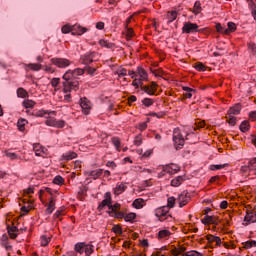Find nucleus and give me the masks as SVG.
Wrapping results in <instances>:
<instances>
[{"mask_svg":"<svg viewBox=\"0 0 256 256\" xmlns=\"http://www.w3.org/2000/svg\"><path fill=\"white\" fill-rule=\"evenodd\" d=\"M60 82H61V78H52L51 85L52 87H57V85H59Z\"/></svg>","mask_w":256,"mask_h":256,"instance_id":"e2e57ef3","label":"nucleus"},{"mask_svg":"<svg viewBox=\"0 0 256 256\" xmlns=\"http://www.w3.org/2000/svg\"><path fill=\"white\" fill-rule=\"evenodd\" d=\"M1 246L4 247L6 251H11V249H13V246L9 245V236H7V234L2 235Z\"/></svg>","mask_w":256,"mask_h":256,"instance_id":"dca6fc26","label":"nucleus"},{"mask_svg":"<svg viewBox=\"0 0 256 256\" xmlns=\"http://www.w3.org/2000/svg\"><path fill=\"white\" fill-rule=\"evenodd\" d=\"M111 203H112L111 192H106L104 195V199L98 206V211H103L105 207H108V209H110Z\"/></svg>","mask_w":256,"mask_h":256,"instance_id":"0eeeda50","label":"nucleus"},{"mask_svg":"<svg viewBox=\"0 0 256 256\" xmlns=\"http://www.w3.org/2000/svg\"><path fill=\"white\" fill-rule=\"evenodd\" d=\"M121 209V204L119 203H115V204H110V208L108 211V215H113L114 213H116L117 211H119Z\"/></svg>","mask_w":256,"mask_h":256,"instance_id":"4be33fe9","label":"nucleus"},{"mask_svg":"<svg viewBox=\"0 0 256 256\" xmlns=\"http://www.w3.org/2000/svg\"><path fill=\"white\" fill-rule=\"evenodd\" d=\"M216 31H217V33H221L222 35H225L226 28L221 26V23H217Z\"/></svg>","mask_w":256,"mask_h":256,"instance_id":"6e6d98bb","label":"nucleus"},{"mask_svg":"<svg viewBox=\"0 0 256 256\" xmlns=\"http://www.w3.org/2000/svg\"><path fill=\"white\" fill-rule=\"evenodd\" d=\"M62 33H64V34L73 33V26L64 25V26L62 27Z\"/></svg>","mask_w":256,"mask_h":256,"instance_id":"603ef678","label":"nucleus"},{"mask_svg":"<svg viewBox=\"0 0 256 256\" xmlns=\"http://www.w3.org/2000/svg\"><path fill=\"white\" fill-rule=\"evenodd\" d=\"M85 73V69L82 68H76L74 70H68L66 73L62 76V79H74L77 80L80 75H83Z\"/></svg>","mask_w":256,"mask_h":256,"instance_id":"20e7f679","label":"nucleus"},{"mask_svg":"<svg viewBox=\"0 0 256 256\" xmlns=\"http://www.w3.org/2000/svg\"><path fill=\"white\" fill-rule=\"evenodd\" d=\"M118 75H119V77H125V76L127 75V69L121 68V69L118 71Z\"/></svg>","mask_w":256,"mask_h":256,"instance_id":"338daca9","label":"nucleus"},{"mask_svg":"<svg viewBox=\"0 0 256 256\" xmlns=\"http://www.w3.org/2000/svg\"><path fill=\"white\" fill-rule=\"evenodd\" d=\"M112 231L116 233V235H123V229H121L119 225H114Z\"/></svg>","mask_w":256,"mask_h":256,"instance_id":"5fc2aeb1","label":"nucleus"},{"mask_svg":"<svg viewBox=\"0 0 256 256\" xmlns=\"http://www.w3.org/2000/svg\"><path fill=\"white\" fill-rule=\"evenodd\" d=\"M166 17L168 19V23H173V21H175V19H177V11L172 10V11L168 12Z\"/></svg>","mask_w":256,"mask_h":256,"instance_id":"393cba45","label":"nucleus"},{"mask_svg":"<svg viewBox=\"0 0 256 256\" xmlns=\"http://www.w3.org/2000/svg\"><path fill=\"white\" fill-rule=\"evenodd\" d=\"M32 115H34V117H45V115H57V112L48 110H38L32 112Z\"/></svg>","mask_w":256,"mask_h":256,"instance_id":"f3484780","label":"nucleus"},{"mask_svg":"<svg viewBox=\"0 0 256 256\" xmlns=\"http://www.w3.org/2000/svg\"><path fill=\"white\" fill-rule=\"evenodd\" d=\"M136 217H137V214L131 212V213L127 214L126 216H124V220L126 222L131 223L133 220H135Z\"/></svg>","mask_w":256,"mask_h":256,"instance_id":"ea45409f","label":"nucleus"},{"mask_svg":"<svg viewBox=\"0 0 256 256\" xmlns=\"http://www.w3.org/2000/svg\"><path fill=\"white\" fill-rule=\"evenodd\" d=\"M253 219H255V213H250L245 216L244 221H247L248 223H256V220Z\"/></svg>","mask_w":256,"mask_h":256,"instance_id":"79ce46f5","label":"nucleus"},{"mask_svg":"<svg viewBox=\"0 0 256 256\" xmlns=\"http://www.w3.org/2000/svg\"><path fill=\"white\" fill-rule=\"evenodd\" d=\"M51 241V238H47V236L41 237V245L42 247H47L49 245V242Z\"/></svg>","mask_w":256,"mask_h":256,"instance_id":"864d4df0","label":"nucleus"},{"mask_svg":"<svg viewBox=\"0 0 256 256\" xmlns=\"http://www.w3.org/2000/svg\"><path fill=\"white\" fill-rule=\"evenodd\" d=\"M25 125H27V120L20 118L17 123L19 131H25Z\"/></svg>","mask_w":256,"mask_h":256,"instance_id":"72a5a7b5","label":"nucleus"},{"mask_svg":"<svg viewBox=\"0 0 256 256\" xmlns=\"http://www.w3.org/2000/svg\"><path fill=\"white\" fill-rule=\"evenodd\" d=\"M84 71H87L88 75L94 76L95 75V71H97V69L91 67V66H86L84 68Z\"/></svg>","mask_w":256,"mask_h":256,"instance_id":"4d7b16f0","label":"nucleus"},{"mask_svg":"<svg viewBox=\"0 0 256 256\" xmlns=\"http://www.w3.org/2000/svg\"><path fill=\"white\" fill-rule=\"evenodd\" d=\"M173 142L176 151L183 149V146L185 145V138H183V134H181V130L179 128H175L173 131Z\"/></svg>","mask_w":256,"mask_h":256,"instance_id":"f03ea898","label":"nucleus"},{"mask_svg":"<svg viewBox=\"0 0 256 256\" xmlns=\"http://www.w3.org/2000/svg\"><path fill=\"white\" fill-rule=\"evenodd\" d=\"M250 9H251V15L256 13V4L255 3H250Z\"/></svg>","mask_w":256,"mask_h":256,"instance_id":"774afa93","label":"nucleus"},{"mask_svg":"<svg viewBox=\"0 0 256 256\" xmlns=\"http://www.w3.org/2000/svg\"><path fill=\"white\" fill-rule=\"evenodd\" d=\"M75 252L80 253V255H83L85 253V243L79 242L75 245Z\"/></svg>","mask_w":256,"mask_h":256,"instance_id":"5701e85b","label":"nucleus"},{"mask_svg":"<svg viewBox=\"0 0 256 256\" xmlns=\"http://www.w3.org/2000/svg\"><path fill=\"white\" fill-rule=\"evenodd\" d=\"M99 45H101V47H106L107 49H112L114 44L106 40H100Z\"/></svg>","mask_w":256,"mask_h":256,"instance_id":"37998d69","label":"nucleus"},{"mask_svg":"<svg viewBox=\"0 0 256 256\" xmlns=\"http://www.w3.org/2000/svg\"><path fill=\"white\" fill-rule=\"evenodd\" d=\"M228 164H216V165H211L210 169L211 171H219L220 169H224V167H227Z\"/></svg>","mask_w":256,"mask_h":256,"instance_id":"09e8293b","label":"nucleus"},{"mask_svg":"<svg viewBox=\"0 0 256 256\" xmlns=\"http://www.w3.org/2000/svg\"><path fill=\"white\" fill-rule=\"evenodd\" d=\"M53 211H55V201L54 200H50L47 209H46V213L48 215H51V213H53Z\"/></svg>","mask_w":256,"mask_h":256,"instance_id":"f704fd0d","label":"nucleus"},{"mask_svg":"<svg viewBox=\"0 0 256 256\" xmlns=\"http://www.w3.org/2000/svg\"><path fill=\"white\" fill-rule=\"evenodd\" d=\"M199 29V26L195 23H191V22H185L183 27H182V31L184 33H195V31H201V30H197Z\"/></svg>","mask_w":256,"mask_h":256,"instance_id":"9b49d317","label":"nucleus"},{"mask_svg":"<svg viewBox=\"0 0 256 256\" xmlns=\"http://www.w3.org/2000/svg\"><path fill=\"white\" fill-rule=\"evenodd\" d=\"M142 143H143V140L141 139V136H136L134 140V145L139 147L140 145H142Z\"/></svg>","mask_w":256,"mask_h":256,"instance_id":"0e129e2a","label":"nucleus"},{"mask_svg":"<svg viewBox=\"0 0 256 256\" xmlns=\"http://www.w3.org/2000/svg\"><path fill=\"white\" fill-rule=\"evenodd\" d=\"M253 247H256V241L252 240V241H246L242 243V248L243 249H251Z\"/></svg>","mask_w":256,"mask_h":256,"instance_id":"c85d7f7f","label":"nucleus"},{"mask_svg":"<svg viewBox=\"0 0 256 256\" xmlns=\"http://www.w3.org/2000/svg\"><path fill=\"white\" fill-rule=\"evenodd\" d=\"M208 243H216L217 247H221V238L219 236H214V235H207L206 237Z\"/></svg>","mask_w":256,"mask_h":256,"instance_id":"a211bd4d","label":"nucleus"},{"mask_svg":"<svg viewBox=\"0 0 256 256\" xmlns=\"http://www.w3.org/2000/svg\"><path fill=\"white\" fill-rule=\"evenodd\" d=\"M230 115H239L241 113V104H236L234 107L228 110Z\"/></svg>","mask_w":256,"mask_h":256,"instance_id":"b1692460","label":"nucleus"},{"mask_svg":"<svg viewBox=\"0 0 256 256\" xmlns=\"http://www.w3.org/2000/svg\"><path fill=\"white\" fill-rule=\"evenodd\" d=\"M155 215L158 217L159 221H165V219H169V217H171V215H169V207L167 206L157 208L155 210Z\"/></svg>","mask_w":256,"mask_h":256,"instance_id":"39448f33","label":"nucleus"},{"mask_svg":"<svg viewBox=\"0 0 256 256\" xmlns=\"http://www.w3.org/2000/svg\"><path fill=\"white\" fill-rule=\"evenodd\" d=\"M28 67L32 71H41V64H29Z\"/></svg>","mask_w":256,"mask_h":256,"instance_id":"052dcab7","label":"nucleus"},{"mask_svg":"<svg viewBox=\"0 0 256 256\" xmlns=\"http://www.w3.org/2000/svg\"><path fill=\"white\" fill-rule=\"evenodd\" d=\"M185 251H186L185 247L175 248L172 250V255L174 256L183 255Z\"/></svg>","mask_w":256,"mask_h":256,"instance_id":"e433bc0d","label":"nucleus"},{"mask_svg":"<svg viewBox=\"0 0 256 256\" xmlns=\"http://www.w3.org/2000/svg\"><path fill=\"white\" fill-rule=\"evenodd\" d=\"M110 217H114L115 219H125V213L121 211H116L113 213V215H109Z\"/></svg>","mask_w":256,"mask_h":256,"instance_id":"c03bdc74","label":"nucleus"},{"mask_svg":"<svg viewBox=\"0 0 256 256\" xmlns=\"http://www.w3.org/2000/svg\"><path fill=\"white\" fill-rule=\"evenodd\" d=\"M125 189H127V186H125V184H119L115 187L114 193L115 195H121V193H123Z\"/></svg>","mask_w":256,"mask_h":256,"instance_id":"cd10ccee","label":"nucleus"},{"mask_svg":"<svg viewBox=\"0 0 256 256\" xmlns=\"http://www.w3.org/2000/svg\"><path fill=\"white\" fill-rule=\"evenodd\" d=\"M240 171H241V173H249V171H253V170H251V160H249L247 164L242 166Z\"/></svg>","mask_w":256,"mask_h":256,"instance_id":"4c0bfd02","label":"nucleus"},{"mask_svg":"<svg viewBox=\"0 0 256 256\" xmlns=\"http://www.w3.org/2000/svg\"><path fill=\"white\" fill-rule=\"evenodd\" d=\"M193 13L195 15H199V13H201V2L196 1L194 4V9H193Z\"/></svg>","mask_w":256,"mask_h":256,"instance_id":"a19ab883","label":"nucleus"},{"mask_svg":"<svg viewBox=\"0 0 256 256\" xmlns=\"http://www.w3.org/2000/svg\"><path fill=\"white\" fill-rule=\"evenodd\" d=\"M84 253L85 255H91V253H93V245L85 244Z\"/></svg>","mask_w":256,"mask_h":256,"instance_id":"8fccbe9b","label":"nucleus"},{"mask_svg":"<svg viewBox=\"0 0 256 256\" xmlns=\"http://www.w3.org/2000/svg\"><path fill=\"white\" fill-rule=\"evenodd\" d=\"M194 67L197 71H205V65L201 62H197Z\"/></svg>","mask_w":256,"mask_h":256,"instance_id":"680f3d73","label":"nucleus"},{"mask_svg":"<svg viewBox=\"0 0 256 256\" xmlns=\"http://www.w3.org/2000/svg\"><path fill=\"white\" fill-rule=\"evenodd\" d=\"M80 106L82 109V113H84V115H89V113H91V101H89V99L85 97L81 98Z\"/></svg>","mask_w":256,"mask_h":256,"instance_id":"9d476101","label":"nucleus"},{"mask_svg":"<svg viewBox=\"0 0 256 256\" xmlns=\"http://www.w3.org/2000/svg\"><path fill=\"white\" fill-rule=\"evenodd\" d=\"M112 145L116 147L117 151H121V140L118 137H113L111 139Z\"/></svg>","mask_w":256,"mask_h":256,"instance_id":"473e14b6","label":"nucleus"},{"mask_svg":"<svg viewBox=\"0 0 256 256\" xmlns=\"http://www.w3.org/2000/svg\"><path fill=\"white\" fill-rule=\"evenodd\" d=\"M7 231L11 239H17V231H19V228H17V226H7Z\"/></svg>","mask_w":256,"mask_h":256,"instance_id":"6ab92c4d","label":"nucleus"},{"mask_svg":"<svg viewBox=\"0 0 256 256\" xmlns=\"http://www.w3.org/2000/svg\"><path fill=\"white\" fill-rule=\"evenodd\" d=\"M64 157L65 159H67V161H71V159H75V157H77V153L75 152L66 153Z\"/></svg>","mask_w":256,"mask_h":256,"instance_id":"13d9d810","label":"nucleus"},{"mask_svg":"<svg viewBox=\"0 0 256 256\" xmlns=\"http://www.w3.org/2000/svg\"><path fill=\"white\" fill-rule=\"evenodd\" d=\"M250 127L251 126L249 125V121L245 120L240 124V131H242V133H247Z\"/></svg>","mask_w":256,"mask_h":256,"instance_id":"c756f323","label":"nucleus"},{"mask_svg":"<svg viewBox=\"0 0 256 256\" xmlns=\"http://www.w3.org/2000/svg\"><path fill=\"white\" fill-rule=\"evenodd\" d=\"M185 181V177L177 176L176 178L171 180L172 187H179Z\"/></svg>","mask_w":256,"mask_h":256,"instance_id":"aec40b11","label":"nucleus"},{"mask_svg":"<svg viewBox=\"0 0 256 256\" xmlns=\"http://www.w3.org/2000/svg\"><path fill=\"white\" fill-rule=\"evenodd\" d=\"M63 92L71 93V91H79V80H74L73 78H63Z\"/></svg>","mask_w":256,"mask_h":256,"instance_id":"f257e3e1","label":"nucleus"},{"mask_svg":"<svg viewBox=\"0 0 256 256\" xmlns=\"http://www.w3.org/2000/svg\"><path fill=\"white\" fill-rule=\"evenodd\" d=\"M201 223H203V225H209V223L212 225H219V219H217L215 216L207 215L201 220Z\"/></svg>","mask_w":256,"mask_h":256,"instance_id":"4468645a","label":"nucleus"},{"mask_svg":"<svg viewBox=\"0 0 256 256\" xmlns=\"http://www.w3.org/2000/svg\"><path fill=\"white\" fill-rule=\"evenodd\" d=\"M17 95L18 97H21L22 99H25V97H27V90L23 89V88H18L17 89Z\"/></svg>","mask_w":256,"mask_h":256,"instance_id":"a18cd8bd","label":"nucleus"},{"mask_svg":"<svg viewBox=\"0 0 256 256\" xmlns=\"http://www.w3.org/2000/svg\"><path fill=\"white\" fill-rule=\"evenodd\" d=\"M162 169H164V171L169 175H175V173H179V171H181V168L177 164L173 163L162 166Z\"/></svg>","mask_w":256,"mask_h":256,"instance_id":"f8f14e48","label":"nucleus"},{"mask_svg":"<svg viewBox=\"0 0 256 256\" xmlns=\"http://www.w3.org/2000/svg\"><path fill=\"white\" fill-rule=\"evenodd\" d=\"M153 103H155V100H153L151 98L142 99V105H144V107H151V105H153Z\"/></svg>","mask_w":256,"mask_h":256,"instance_id":"58836bf2","label":"nucleus"},{"mask_svg":"<svg viewBox=\"0 0 256 256\" xmlns=\"http://www.w3.org/2000/svg\"><path fill=\"white\" fill-rule=\"evenodd\" d=\"M189 201H191V194H189V192L183 191L181 194H179L178 196L179 207H185V205H187Z\"/></svg>","mask_w":256,"mask_h":256,"instance_id":"6e6552de","label":"nucleus"},{"mask_svg":"<svg viewBox=\"0 0 256 256\" xmlns=\"http://www.w3.org/2000/svg\"><path fill=\"white\" fill-rule=\"evenodd\" d=\"M175 201H176L175 197H169L167 199L168 205L166 207H168V210L173 209V207H175Z\"/></svg>","mask_w":256,"mask_h":256,"instance_id":"49530a36","label":"nucleus"},{"mask_svg":"<svg viewBox=\"0 0 256 256\" xmlns=\"http://www.w3.org/2000/svg\"><path fill=\"white\" fill-rule=\"evenodd\" d=\"M143 203H145L143 198H137L133 202V207H135V209H143Z\"/></svg>","mask_w":256,"mask_h":256,"instance_id":"bb28decb","label":"nucleus"},{"mask_svg":"<svg viewBox=\"0 0 256 256\" xmlns=\"http://www.w3.org/2000/svg\"><path fill=\"white\" fill-rule=\"evenodd\" d=\"M89 175L92 177V179H99V177L103 175V169L91 171Z\"/></svg>","mask_w":256,"mask_h":256,"instance_id":"a878e982","label":"nucleus"},{"mask_svg":"<svg viewBox=\"0 0 256 256\" xmlns=\"http://www.w3.org/2000/svg\"><path fill=\"white\" fill-rule=\"evenodd\" d=\"M88 29L81 25H73L72 26V35H83V33H87Z\"/></svg>","mask_w":256,"mask_h":256,"instance_id":"2eb2a0df","label":"nucleus"},{"mask_svg":"<svg viewBox=\"0 0 256 256\" xmlns=\"http://www.w3.org/2000/svg\"><path fill=\"white\" fill-rule=\"evenodd\" d=\"M228 28L225 30V35H230V33H234V31H237V25L233 22H228Z\"/></svg>","mask_w":256,"mask_h":256,"instance_id":"412c9836","label":"nucleus"},{"mask_svg":"<svg viewBox=\"0 0 256 256\" xmlns=\"http://www.w3.org/2000/svg\"><path fill=\"white\" fill-rule=\"evenodd\" d=\"M51 65H55L58 69H67L71 65V60L67 58L54 57L50 60Z\"/></svg>","mask_w":256,"mask_h":256,"instance_id":"7ed1b4c3","label":"nucleus"},{"mask_svg":"<svg viewBox=\"0 0 256 256\" xmlns=\"http://www.w3.org/2000/svg\"><path fill=\"white\" fill-rule=\"evenodd\" d=\"M183 91H185V93H184V97L186 98V99H191V97H193V91H195V90H193L192 88H189V87H187V86H185V87H183Z\"/></svg>","mask_w":256,"mask_h":256,"instance_id":"7c9ffc66","label":"nucleus"},{"mask_svg":"<svg viewBox=\"0 0 256 256\" xmlns=\"http://www.w3.org/2000/svg\"><path fill=\"white\" fill-rule=\"evenodd\" d=\"M132 85H133V87H136V89H138L139 86L141 88V85H143V80L141 78L134 79V81L132 82Z\"/></svg>","mask_w":256,"mask_h":256,"instance_id":"bf43d9fd","label":"nucleus"},{"mask_svg":"<svg viewBox=\"0 0 256 256\" xmlns=\"http://www.w3.org/2000/svg\"><path fill=\"white\" fill-rule=\"evenodd\" d=\"M23 105L26 109H32V107H35V102L33 100H25Z\"/></svg>","mask_w":256,"mask_h":256,"instance_id":"de8ad7c7","label":"nucleus"},{"mask_svg":"<svg viewBox=\"0 0 256 256\" xmlns=\"http://www.w3.org/2000/svg\"><path fill=\"white\" fill-rule=\"evenodd\" d=\"M137 71L140 79H142V81H147V71H145V69L142 67H138Z\"/></svg>","mask_w":256,"mask_h":256,"instance_id":"2f4dec72","label":"nucleus"},{"mask_svg":"<svg viewBox=\"0 0 256 256\" xmlns=\"http://www.w3.org/2000/svg\"><path fill=\"white\" fill-rule=\"evenodd\" d=\"M45 124L48 127H56L58 129H63V127H65V121L57 120L53 117H48L47 120L45 121Z\"/></svg>","mask_w":256,"mask_h":256,"instance_id":"423d86ee","label":"nucleus"},{"mask_svg":"<svg viewBox=\"0 0 256 256\" xmlns=\"http://www.w3.org/2000/svg\"><path fill=\"white\" fill-rule=\"evenodd\" d=\"M65 179H63V177H61L60 175L55 176V178L53 179V183L55 185H63Z\"/></svg>","mask_w":256,"mask_h":256,"instance_id":"3c124183","label":"nucleus"},{"mask_svg":"<svg viewBox=\"0 0 256 256\" xmlns=\"http://www.w3.org/2000/svg\"><path fill=\"white\" fill-rule=\"evenodd\" d=\"M95 52H88L81 56V61L84 65H91L93 63V59H95Z\"/></svg>","mask_w":256,"mask_h":256,"instance_id":"ddd939ff","label":"nucleus"},{"mask_svg":"<svg viewBox=\"0 0 256 256\" xmlns=\"http://www.w3.org/2000/svg\"><path fill=\"white\" fill-rule=\"evenodd\" d=\"M141 90L144 91V93H147V95L153 96L157 93V83L151 82L150 85L141 84Z\"/></svg>","mask_w":256,"mask_h":256,"instance_id":"1a4fd4ad","label":"nucleus"},{"mask_svg":"<svg viewBox=\"0 0 256 256\" xmlns=\"http://www.w3.org/2000/svg\"><path fill=\"white\" fill-rule=\"evenodd\" d=\"M171 235V232L169 230H160L158 232V239H165Z\"/></svg>","mask_w":256,"mask_h":256,"instance_id":"c9c22d12","label":"nucleus"},{"mask_svg":"<svg viewBox=\"0 0 256 256\" xmlns=\"http://www.w3.org/2000/svg\"><path fill=\"white\" fill-rule=\"evenodd\" d=\"M249 49L254 57H256V45L255 44H249Z\"/></svg>","mask_w":256,"mask_h":256,"instance_id":"69168bd1","label":"nucleus"}]
</instances>
